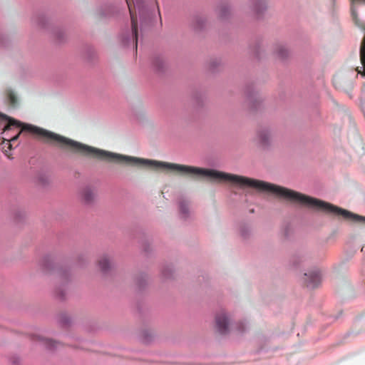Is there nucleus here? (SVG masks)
<instances>
[{"label":"nucleus","mask_w":365,"mask_h":365,"mask_svg":"<svg viewBox=\"0 0 365 365\" xmlns=\"http://www.w3.org/2000/svg\"><path fill=\"white\" fill-rule=\"evenodd\" d=\"M216 328L221 334L228 332V318L225 313L218 314L215 318Z\"/></svg>","instance_id":"1"},{"label":"nucleus","mask_w":365,"mask_h":365,"mask_svg":"<svg viewBox=\"0 0 365 365\" xmlns=\"http://www.w3.org/2000/svg\"><path fill=\"white\" fill-rule=\"evenodd\" d=\"M304 283L307 287L315 288L319 284L321 280L320 274L317 271L312 272L309 274H304Z\"/></svg>","instance_id":"2"},{"label":"nucleus","mask_w":365,"mask_h":365,"mask_svg":"<svg viewBox=\"0 0 365 365\" xmlns=\"http://www.w3.org/2000/svg\"><path fill=\"white\" fill-rule=\"evenodd\" d=\"M81 200L86 204L93 202L96 197V191L91 187H83L80 192Z\"/></svg>","instance_id":"3"},{"label":"nucleus","mask_w":365,"mask_h":365,"mask_svg":"<svg viewBox=\"0 0 365 365\" xmlns=\"http://www.w3.org/2000/svg\"><path fill=\"white\" fill-rule=\"evenodd\" d=\"M129 9L130 14V19H131V28H132V32L133 38L135 41V47L137 48V41H138V21H137V16L133 12L132 6L130 3L126 0Z\"/></svg>","instance_id":"4"},{"label":"nucleus","mask_w":365,"mask_h":365,"mask_svg":"<svg viewBox=\"0 0 365 365\" xmlns=\"http://www.w3.org/2000/svg\"><path fill=\"white\" fill-rule=\"evenodd\" d=\"M98 264L101 271L107 272L111 267L112 264L110 258L106 255H103L99 258Z\"/></svg>","instance_id":"5"},{"label":"nucleus","mask_w":365,"mask_h":365,"mask_svg":"<svg viewBox=\"0 0 365 365\" xmlns=\"http://www.w3.org/2000/svg\"><path fill=\"white\" fill-rule=\"evenodd\" d=\"M257 137L262 145H267L271 138V133L267 130H262L258 132Z\"/></svg>","instance_id":"6"},{"label":"nucleus","mask_w":365,"mask_h":365,"mask_svg":"<svg viewBox=\"0 0 365 365\" xmlns=\"http://www.w3.org/2000/svg\"><path fill=\"white\" fill-rule=\"evenodd\" d=\"M6 96L7 102L9 103L10 106H11L12 108L16 107L18 105V98L15 93L12 91L8 90L6 92Z\"/></svg>","instance_id":"7"},{"label":"nucleus","mask_w":365,"mask_h":365,"mask_svg":"<svg viewBox=\"0 0 365 365\" xmlns=\"http://www.w3.org/2000/svg\"><path fill=\"white\" fill-rule=\"evenodd\" d=\"M36 340L42 342L48 348H53L56 347V342L52 341L51 339L44 338L41 336H36Z\"/></svg>","instance_id":"8"},{"label":"nucleus","mask_w":365,"mask_h":365,"mask_svg":"<svg viewBox=\"0 0 365 365\" xmlns=\"http://www.w3.org/2000/svg\"><path fill=\"white\" fill-rule=\"evenodd\" d=\"M228 11V8L227 6L222 5L218 8V13L221 18L225 17L226 13Z\"/></svg>","instance_id":"9"},{"label":"nucleus","mask_w":365,"mask_h":365,"mask_svg":"<svg viewBox=\"0 0 365 365\" xmlns=\"http://www.w3.org/2000/svg\"><path fill=\"white\" fill-rule=\"evenodd\" d=\"M277 54L279 57L281 58H284L287 55V49L283 47V46H279L278 48H277Z\"/></svg>","instance_id":"10"},{"label":"nucleus","mask_w":365,"mask_h":365,"mask_svg":"<svg viewBox=\"0 0 365 365\" xmlns=\"http://www.w3.org/2000/svg\"><path fill=\"white\" fill-rule=\"evenodd\" d=\"M180 209L182 213H186L188 210L187 204L185 202H182L180 204Z\"/></svg>","instance_id":"11"},{"label":"nucleus","mask_w":365,"mask_h":365,"mask_svg":"<svg viewBox=\"0 0 365 365\" xmlns=\"http://www.w3.org/2000/svg\"><path fill=\"white\" fill-rule=\"evenodd\" d=\"M4 144L5 145L2 147V150H9V139H4Z\"/></svg>","instance_id":"12"},{"label":"nucleus","mask_w":365,"mask_h":365,"mask_svg":"<svg viewBox=\"0 0 365 365\" xmlns=\"http://www.w3.org/2000/svg\"><path fill=\"white\" fill-rule=\"evenodd\" d=\"M237 329H238L239 332H242L245 330V327L242 324H240L238 325Z\"/></svg>","instance_id":"13"}]
</instances>
